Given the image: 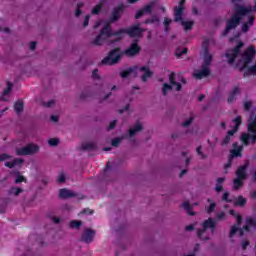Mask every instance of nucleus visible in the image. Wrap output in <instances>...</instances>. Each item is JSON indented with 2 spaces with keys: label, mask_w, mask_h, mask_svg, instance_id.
<instances>
[{
  "label": "nucleus",
  "mask_w": 256,
  "mask_h": 256,
  "mask_svg": "<svg viewBox=\"0 0 256 256\" xmlns=\"http://www.w3.org/2000/svg\"><path fill=\"white\" fill-rule=\"evenodd\" d=\"M250 11L251 8L243 5H236L234 13L226 22V28L222 32V37H227V35H229V31H232V29H237V26L241 24L243 17H245V15H249Z\"/></svg>",
  "instance_id": "obj_1"
},
{
  "label": "nucleus",
  "mask_w": 256,
  "mask_h": 256,
  "mask_svg": "<svg viewBox=\"0 0 256 256\" xmlns=\"http://www.w3.org/2000/svg\"><path fill=\"white\" fill-rule=\"evenodd\" d=\"M121 33H123V30L113 32L111 24L105 23L103 28L100 30L99 35L93 40L92 45L100 47V45L105 43V39H109V37H117V35H121Z\"/></svg>",
  "instance_id": "obj_2"
},
{
  "label": "nucleus",
  "mask_w": 256,
  "mask_h": 256,
  "mask_svg": "<svg viewBox=\"0 0 256 256\" xmlns=\"http://www.w3.org/2000/svg\"><path fill=\"white\" fill-rule=\"evenodd\" d=\"M119 31H122V33L116 35L115 41H121L123 39V34L126 33L128 37H141L143 35L144 29L141 28V24L134 25L127 29H120Z\"/></svg>",
  "instance_id": "obj_3"
},
{
  "label": "nucleus",
  "mask_w": 256,
  "mask_h": 256,
  "mask_svg": "<svg viewBox=\"0 0 256 256\" xmlns=\"http://www.w3.org/2000/svg\"><path fill=\"white\" fill-rule=\"evenodd\" d=\"M202 229H199L197 231V236L202 240V241H209V237L208 236H203V234L205 233V231H207V229H211L212 233H215V227H217V223L215 222V220H213V218H208L207 220H205L202 223Z\"/></svg>",
  "instance_id": "obj_4"
},
{
  "label": "nucleus",
  "mask_w": 256,
  "mask_h": 256,
  "mask_svg": "<svg viewBox=\"0 0 256 256\" xmlns=\"http://www.w3.org/2000/svg\"><path fill=\"white\" fill-rule=\"evenodd\" d=\"M121 60V48H114L107 57L102 60L103 65H116Z\"/></svg>",
  "instance_id": "obj_5"
},
{
  "label": "nucleus",
  "mask_w": 256,
  "mask_h": 256,
  "mask_svg": "<svg viewBox=\"0 0 256 256\" xmlns=\"http://www.w3.org/2000/svg\"><path fill=\"white\" fill-rule=\"evenodd\" d=\"M245 44L243 42H239L234 48L227 50L225 57L228 59L229 65H233L239 54L241 53V48Z\"/></svg>",
  "instance_id": "obj_6"
},
{
  "label": "nucleus",
  "mask_w": 256,
  "mask_h": 256,
  "mask_svg": "<svg viewBox=\"0 0 256 256\" xmlns=\"http://www.w3.org/2000/svg\"><path fill=\"white\" fill-rule=\"evenodd\" d=\"M210 39L209 38H206L204 39L203 41V51H204V60H203V63H202V66L203 67H211V62L213 61V55H211L209 53V43H210Z\"/></svg>",
  "instance_id": "obj_7"
},
{
  "label": "nucleus",
  "mask_w": 256,
  "mask_h": 256,
  "mask_svg": "<svg viewBox=\"0 0 256 256\" xmlns=\"http://www.w3.org/2000/svg\"><path fill=\"white\" fill-rule=\"evenodd\" d=\"M39 151L37 144L29 143L26 146L16 150V154L20 156L35 155Z\"/></svg>",
  "instance_id": "obj_8"
},
{
  "label": "nucleus",
  "mask_w": 256,
  "mask_h": 256,
  "mask_svg": "<svg viewBox=\"0 0 256 256\" xmlns=\"http://www.w3.org/2000/svg\"><path fill=\"white\" fill-rule=\"evenodd\" d=\"M240 141L244 147H249V145H255L256 143V132H244L240 136Z\"/></svg>",
  "instance_id": "obj_9"
},
{
  "label": "nucleus",
  "mask_w": 256,
  "mask_h": 256,
  "mask_svg": "<svg viewBox=\"0 0 256 256\" xmlns=\"http://www.w3.org/2000/svg\"><path fill=\"white\" fill-rule=\"evenodd\" d=\"M157 5H159V1L157 0H153L152 2L148 3L145 7L137 11L135 19H141L143 15L153 13V7H157Z\"/></svg>",
  "instance_id": "obj_10"
},
{
  "label": "nucleus",
  "mask_w": 256,
  "mask_h": 256,
  "mask_svg": "<svg viewBox=\"0 0 256 256\" xmlns=\"http://www.w3.org/2000/svg\"><path fill=\"white\" fill-rule=\"evenodd\" d=\"M185 1L180 0L179 4L174 7V21L175 23H179L183 20V13H185Z\"/></svg>",
  "instance_id": "obj_11"
},
{
  "label": "nucleus",
  "mask_w": 256,
  "mask_h": 256,
  "mask_svg": "<svg viewBox=\"0 0 256 256\" xmlns=\"http://www.w3.org/2000/svg\"><path fill=\"white\" fill-rule=\"evenodd\" d=\"M123 11H125V4H120L119 6L115 7L112 10V14L111 17L109 19V25H111V23H115L116 21H119V19H121V14L123 13Z\"/></svg>",
  "instance_id": "obj_12"
},
{
  "label": "nucleus",
  "mask_w": 256,
  "mask_h": 256,
  "mask_svg": "<svg viewBox=\"0 0 256 256\" xmlns=\"http://www.w3.org/2000/svg\"><path fill=\"white\" fill-rule=\"evenodd\" d=\"M141 53V47H139V40H134L128 49L124 51V54L127 57H135V55H139Z\"/></svg>",
  "instance_id": "obj_13"
},
{
  "label": "nucleus",
  "mask_w": 256,
  "mask_h": 256,
  "mask_svg": "<svg viewBox=\"0 0 256 256\" xmlns=\"http://www.w3.org/2000/svg\"><path fill=\"white\" fill-rule=\"evenodd\" d=\"M247 169H249V161H246L243 165L239 166L235 172L236 179H247Z\"/></svg>",
  "instance_id": "obj_14"
},
{
  "label": "nucleus",
  "mask_w": 256,
  "mask_h": 256,
  "mask_svg": "<svg viewBox=\"0 0 256 256\" xmlns=\"http://www.w3.org/2000/svg\"><path fill=\"white\" fill-rule=\"evenodd\" d=\"M95 238V230L91 228H86L81 236V241L83 243H92Z\"/></svg>",
  "instance_id": "obj_15"
},
{
  "label": "nucleus",
  "mask_w": 256,
  "mask_h": 256,
  "mask_svg": "<svg viewBox=\"0 0 256 256\" xmlns=\"http://www.w3.org/2000/svg\"><path fill=\"white\" fill-rule=\"evenodd\" d=\"M211 75V69L207 66H202L201 70H198L194 73L195 79H205V77H209Z\"/></svg>",
  "instance_id": "obj_16"
},
{
  "label": "nucleus",
  "mask_w": 256,
  "mask_h": 256,
  "mask_svg": "<svg viewBox=\"0 0 256 256\" xmlns=\"http://www.w3.org/2000/svg\"><path fill=\"white\" fill-rule=\"evenodd\" d=\"M59 197L60 199H71L73 197H77V194L67 188H62L59 191Z\"/></svg>",
  "instance_id": "obj_17"
},
{
  "label": "nucleus",
  "mask_w": 256,
  "mask_h": 256,
  "mask_svg": "<svg viewBox=\"0 0 256 256\" xmlns=\"http://www.w3.org/2000/svg\"><path fill=\"white\" fill-rule=\"evenodd\" d=\"M248 133L256 132V116L255 114H250L248 119V126H247Z\"/></svg>",
  "instance_id": "obj_18"
},
{
  "label": "nucleus",
  "mask_w": 256,
  "mask_h": 256,
  "mask_svg": "<svg viewBox=\"0 0 256 256\" xmlns=\"http://www.w3.org/2000/svg\"><path fill=\"white\" fill-rule=\"evenodd\" d=\"M255 25V16H248V21L242 25V33H248L249 27H253Z\"/></svg>",
  "instance_id": "obj_19"
},
{
  "label": "nucleus",
  "mask_w": 256,
  "mask_h": 256,
  "mask_svg": "<svg viewBox=\"0 0 256 256\" xmlns=\"http://www.w3.org/2000/svg\"><path fill=\"white\" fill-rule=\"evenodd\" d=\"M139 71L144 72V74L142 75V78H141L143 83H146L149 78L153 77V72L151 70H149V68L146 66L140 67Z\"/></svg>",
  "instance_id": "obj_20"
},
{
  "label": "nucleus",
  "mask_w": 256,
  "mask_h": 256,
  "mask_svg": "<svg viewBox=\"0 0 256 256\" xmlns=\"http://www.w3.org/2000/svg\"><path fill=\"white\" fill-rule=\"evenodd\" d=\"M24 160L23 158H15L13 161L11 162H5V167H8V169H13V167H17V165H23Z\"/></svg>",
  "instance_id": "obj_21"
},
{
  "label": "nucleus",
  "mask_w": 256,
  "mask_h": 256,
  "mask_svg": "<svg viewBox=\"0 0 256 256\" xmlns=\"http://www.w3.org/2000/svg\"><path fill=\"white\" fill-rule=\"evenodd\" d=\"M81 151H97V144L94 142H86L81 145Z\"/></svg>",
  "instance_id": "obj_22"
},
{
  "label": "nucleus",
  "mask_w": 256,
  "mask_h": 256,
  "mask_svg": "<svg viewBox=\"0 0 256 256\" xmlns=\"http://www.w3.org/2000/svg\"><path fill=\"white\" fill-rule=\"evenodd\" d=\"M139 131H143V125H141V123L137 122L134 125V127L129 130V135L131 137H135V135H137V133H139Z\"/></svg>",
  "instance_id": "obj_23"
},
{
  "label": "nucleus",
  "mask_w": 256,
  "mask_h": 256,
  "mask_svg": "<svg viewBox=\"0 0 256 256\" xmlns=\"http://www.w3.org/2000/svg\"><path fill=\"white\" fill-rule=\"evenodd\" d=\"M237 231L239 232V235H240V237H243V235H244V230L243 229H241V228H239V226H235V225H233L232 227H231V230H230V233H229V237L231 238V237H234L235 236V233H237Z\"/></svg>",
  "instance_id": "obj_24"
},
{
  "label": "nucleus",
  "mask_w": 256,
  "mask_h": 256,
  "mask_svg": "<svg viewBox=\"0 0 256 256\" xmlns=\"http://www.w3.org/2000/svg\"><path fill=\"white\" fill-rule=\"evenodd\" d=\"M136 70H137L136 66L130 67L126 70H123L120 73V76L122 77V79H127V77H129V75H131V73H134V71H136Z\"/></svg>",
  "instance_id": "obj_25"
},
{
  "label": "nucleus",
  "mask_w": 256,
  "mask_h": 256,
  "mask_svg": "<svg viewBox=\"0 0 256 256\" xmlns=\"http://www.w3.org/2000/svg\"><path fill=\"white\" fill-rule=\"evenodd\" d=\"M105 5V0H100L99 4L94 6L92 9V15H99L101 13V9H103V6Z\"/></svg>",
  "instance_id": "obj_26"
},
{
  "label": "nucleus",
  "mask_w": 256,
  "mask_h": 256,
  "mask_svg": "<svg viewBox=\"0 0 256 256\" xmlns=\"http://www.w3.org/2000/svg\"><path fill=\"white\" fill-rule=\"evenodd\" d=\"M179 23H181V25H182V27H184L185 31H191L193 29V25H195L194 21H185L183 19Z\"/></svg>",
  "instance_id": "obj_27"
},
{
  "label": "nucleus",
  "mask_w": 256,
  "mask_h": 256,
  "mask_svg": "<svg viewBox=\"0 0 256 256\" xmlns=\"http://www.w3.org/2000/svg\"><path fill=\"white\" fill-rule=\"evenodd\" d=\"M239 95V87L236 86L234 89L230 92L229 97H228V103H233L235 101V97Z\"/></svg>",
  "instance_id": "obj_28"
},
{
  "label": "nucleus",
  "mask_w": 256,
  "mask_h": 256,
  "mask_svg": "<svg viewBox=\"0 0 256 256\" xmlns=\"http://www.w3.org/2000/svg\"><path fill=\"white\" fill-rule=\"evenodd\" d=\"M14 175H16V179L14 181V183L16 185H19V183H27V178H25V176L21 175L19 173V171L14 172Z\"/></svg>",
  "instance_id": "obj_29"
},
{
  "label": "nucleus",
  "mask_w": 256,
  "mask_h": 256,
  "mask_svg": "<svg viewBox=\"0 0 256 256\" xmlns=\"http://www.w3.org/2000/svg\"><path fill=\"white\" fill-rule=\"evenodd\" d=\"M245 180H242V179H240V178H236V179H234L233 180V189H234V191H239V189H241V187H243V185H244V182Z\"/></svg>",
  "instance_id": "obj_30"
},
{
  "label": "nucleus",
  "mask_w": 256,
  "mask_h": 256,
  "mask_svg": "<svg viewBox=\"0 0 256 256\" xmlns=\"http://www.w3.org/2000/svg\"><path fill=\"white\" fill-rule=\"evenodd\" d=\"M236 207H244L247 204V199L243 196H238L237 200L234 202Z\"/></svg>",
  "instance_id": "obj_31"
},
{
  "label": "nucleus",
  "mask_w": 256,
  "mask_h": 256,
  "mask_svg": "<svg viewBox=\"0 0 256 256\" xmlns=\"http://www.w3.org/2000/svg\"><path fill=\"white\" fill-rule=\"evenodd\" d=\"M9 195H15V197H18V195H21V193H23V188H19V187H12L9 191H8Z\"/></svg>",
  "instance_id": "obj_32"
},
{
  "label": "nucleus",
  "mask_w": 256,
  "mask_h": 256,
  "mask_svg": "<svg viewBox=\"0 0 256 256\" xmlns=\"http://www.w3.org/2000/svg\"><path fill=\"white\" fill-rule=\"evenodd\" d=\"M23 109H24L23 101L15 102L14 110L16 111L17 115H19V113H22Z\"/></svg>",
  "instance_id": "obj_33"
},
{
  "label": "nucleus",
  "mask_w": 256,
  "mask_h": 256,
  "mask_svg": "<svg viewBox=\"0 0 256 256\" xmlns=\"http://www.w3.org/2000/svg\"><path fill=\"white\" fill-rule=\"evenodd\" d=\"M173 87H175L173 84L164 83L162 87V95H167L169 91L173 90Z\"/></svg>",
  "instance_id": "obj_34"
},
{
  "label": "nucleus",
  "mask_w": 256,
  "mask_h": 256,
  "mask_svg": "<svg viewBox=\"0 0 256 256\" xmlns=\"http://www.w3.org/2000/svg\"><path fill=\"white\" fill-rule=\"evenodd\" d=\"M83 225V222L81 220H72L70 221V229H79Z\"/></svg>",
  "instance_id": "obj_35"
},
{
  "label": "nucleus",
  "mask_w": 256,
  "mask_h": 256,
  "mask_svg": "<svg viewBox=\"0 0 256 256\" xmlns=\"http://www.w3.org/2000/svg\"><path fill=\"white\" fill-rule=\"evenodd\" d=\"M145 25H153V23H159V17L152 16L144 21Z\"/></svg>",
  "instance_id": "obj_36"
},
{
  "label": "nucleus",
  "mask_w": 256,
  "mask_h": 256,
  "mask_svg": "<svg viewBox=\"0 0 256 256\" xmlns=\"http://www.w3.org/2000/svg\"><path fill=\"white\" fill-rule=\"evenodd\" d=\"M182 207L185 209V211L188 212V215H195V212L191 211V204H189V202L185 201L183 204H182Z\"/></svg>",
  "instance_id": "obj_37"
},
{
  "label": "nucleus",
  "mask_w": 256,
  "mask_h": 256,
  "mask_svg": "<svg viewBox=\"0 0 256 256\" xmlns=\"http://www.w3.org/2000/svg\"><path fill=\"white\" fill-rule=\"evenodd\" d=\"M91 97V91L85 90L80 94L81 101H85V99H89Z\"/></svg>",
  "instance_id": "obj_38"
},
{
  "label": "nucleus",
  "mask_w": 256,
  "mask_h": 256,
  "mask_svg": "<svg viewBox=\"0 0 256 256\" xmlns=\"http://www.w3.org/2000/svg\"><path fill=\"white\" fill-rule=\"evenodd\" d=\"M233 123H235L234 128L239 130V127H241V123H243V119L241 116H237L234 120Z\"/></svg>",
  "instance_id": "obj_39"
},
{
  "label": "nucleus",
  "mask_w": 256,
  "mask_h": 256,
  "mask_svg": "<svg viewBox=\"0 0 256 256\" xmlns=\"http://www.w3.org/2000/svg\"><path fill=\"white\" fill-rule=\"evenodd\" d=\"M123 141V138L117 137L112 139L111 145L112 147H119L120 143Z\"/></svg>",
  "instance_id": "obj_40"
},
{
  "label": "nucleus",
  "mask_w": 256,
  "mask_h": 256,
  "mask_svg": "<svg viewBox=\"0 0 256 256\" xmlns=\"http://www.w3.org/2000/svg\"><path fill=\"white\" fill-rule=\"evenodd\" d=\"M246 223L249 225V227H256V219L253 217H247Z\"/></svg>",
  "instance_id": "obj_41"
},
{
  "label": "nucleus",
  "mask_w": 256,
  "mask_h": 256,
  "mask_svg": "<svg viewBox=\"0 0 256 256\" xmlns=\"http://www.w3.org/2000/svg\"><path fill=\"white\" fill-rule=\"evenodd\" d=\"M215 207H217V204L215 202H211L209 207L206 208V211L209 215L215 211Z\"/></svg>",
  "instance_id": "obj_42"
},
{
  "label": "nucleus",
  "mask_w": 256,
  "mask_h": 256,
  "mask_svg": "<svg viewBox=\"0 0 256 256\" xmlns=\"http://www.w3.org/2000/svg\"><path fill=\"white\" fill-rule=\"evenodd\" d=\"M50 147H57L59 145V138H51L48 140Z\"/></svg>",
  "instance_id": "obj_43"
},
{
  "label": "nucleus",
  "mask_w": 256,
  "mask_h": 256,
  "mask_svg": "<svg viewBox=\"0 0 256 256\" xmlns=\"http://www.w3.org/2000/svg\"><path fill=\"white\" fill-rule=\"evenodd\" d=\"M83 2H79L78 4H77V8H76V12H75V17H79L82 13H83V11H81V8L83 7Z\"/></svg>",
  "instance_id": "obj_44"
},
{
  "label": "nucleus",
  "mask_w": 256,
  "mask_h": 256,
  "mask_svg": "<svg viewBox=\"0 0 256 256\" xmlns=\"http://www.w3.org/2000/svg\"><path fill=\"white\" fill-rule=\"evenodd\" d=\"M11 89H13V83L7 82V88L4 89L3 95H9V93H11Z\"/></svg>",
  "instance_id": "obj_45"
},
{
  "label": "nucleus",
  "mask_w": 256,
  "mask_h": 256,
  "mask_svg": "<svg viewBox=\"0 0 256 256\" xmlns=\"http://www.w3.org/2000/svg\"><path fill=\"white\" fill-rule=\"evenodd\" d=\"M243 156V154H241V150H232L231 151V159H233V157H242Z\"/></svg>",
  "instance_id": "obj_46"
},
{
  "label": "nucleus",
  "mask_w": 256,
  "mask_h": 256,
  "mask_svg": "<svg viewBox=\"0 0 256 256\" xmlns=\"http://www.w3.org/2000/svg\"><path fill=\"white\" fill-rule=\"evenodd\" d=\"M188 49L187 48H183L182 50L177 49L175 52L176 57H182L183 55H185L187 53Z\"/></svg>",
  "instance_id": "obj_47"
},
{
  "label": "nucleus",
  "mask_w": 256,
  "mask_h": 256,
  "mask_svg": "<svg viewBox=\"0 0 256 256\" xmlns=\"http://www.w3.org/2000/svg\"><path fill=\"white\" fill-rule=\"evenodd\" d=\"M169 81H170V85H176L177 81H175V72H171V74L169 75Z\"/></svg>",
  "instance_id": "obj_48"
},
{
  "label": "nucleus",
  "mask_w": 256,
  "mask_h": 256,
  "mask_svg": "<svg viewBox=\"0 0 256 256\" xmlns=\"http://www.w3.org/2000/svg\"><path fill=\"white\" fill-rule=\"evenodd\" d=\"M230 142H231V136L226 135L222 140L221 145L222 146L229 145Z\"/></svg>",
  "instance_id": "obj_49"
},
{
  "label": "nucleus",
  "mask_w": 256,
  "mask_h": 256,
  "mask_svg": "<svg viewBox=\"0 0 256 256\" xmlns=\"http://www.w3.org/2000/svg\"><path fill=\"white\" fill-rule=\"evenodd\" d=\"M202 147L201 146H198L196 148V153H198V155H200L202 157V159H205L207 157V155L203 154V151H202Z\"/></svg>",
  "instance_id": "obj_50"
},
{
  "label": "nucleus",
  "mask_w": 256,
  "mask_h": 256,
  "mask_svg": "<svg viewBox=\"0 0 256 256\" xmlns=\"http://www.w3.org/2000/svg\"><path fill=\"white\" fill-rule=\"evenodd\" d=\"M235 218L237 223L236 227H239V225H241V223L243 222V216H241V214H237Z\"/></svg>",
  "instance_id": "obj_51"
},
{
  "label": "nucleus",
  "mask_w": 256,
  "mask_h": 256,
  "mask_svg": "<svg viewBox=\"0 0 256 256\" xmlns=\"http://www.w3.org/2000/svg\"><path fill=\"white\" fill-rule=\"evenodd\" d=\"M116 125H117V120L111 121L109 126L107 127V130L111 131V130L115 129Z\"/></svg>",
  "instance_id": "obj_52"
},
{
  "label": "nucleus",
  "mask_w": 256,
  "mask_h": 256,
  "mask_svg": "<svg viewBox=\"0 0 256 256\" xmlns=\"http://www.w3.org/2000/svg\"><path fill=\"white\" fill-rule=\"evenodd\" d=\"M7 159H11V155L6 153L0 154V161H7Z\"/></svg>",
  "instance_id": "obj_53"
},
{
  "label": "nucleus",
  "mask_w": 256,
  "mask_h": 256,
  "mask_svg": "<svg viewBox=\"0 0 256 256\" xmlns=\"http://www.w3.org/2000/svg\"><path fill=\"white\" fill-rule=\"evenodd\" d=\"M193 117H190V118H188L186 121H184L183 123H182V125L184 126V127H189V125H191V123H193Z\"/></svg>",
  "instance_id": "obj_54"
},
{
  "label": "nucleus",
  "mask_w": 256,
  "mask_h": 256,
  "mask_svg": "<svg viewBox=\"0 0 256 256\" xmlns=\"http://www.w3.org/2000/svg\"><path fill=\"white\" fill-rule=\"evenodd\" d=\"M92 77L93 79H100L101 77L99 76V70L98 69H94L92 71Z\"/></svg>",
  "instance_id": "obj_55"
},
{
  "label": "nucleus",
  "mask_w": 256,
  "mask_h": 256,
  "mask_svg": "<svg viewBox=\"0 0 256 256\" xmlns=\"http://www.w3.org/2000/svg\"><path fill=\"white\" fill-rule=\"evenodd\" d=\"M222 199L225 201V203H231V200H229V192H224Z\"/></svg>",
  "instance_id": "obj_56"
},
{
  "label": "nucleus",
  "mask_w": 256,
  "mask_h": 256,
  "mask_svg": "<svg viewBox=\"0 0 256 256\" xmlns=\"http://www.w3.org/2000/svg\"><path fill=\"white\" fill-rule=\"evenodd\" d=\"M238 131L239 130L237 128L233 127V129L229 130L226 135H228L229 137H233V135H235V133Z\"/></svg>",
  "instance_id": "obj_57"
},
{
  "label": "nucleus",
  "mask_w": 256,
  "mask_h": 256,
  "mask_svg": "<svg viewBox=\"0 0 256 256\" xmlns=\"http://www.w3.org/2000/svg\"><path fill=\"white\" fill-rule=\"evenodd\" d=\"M89 19H91V16L87 14L83 22V27H87V25H89Z\"/></svg>",
  "instance_id": "obj_58"
},
{
  "label": "nucleus",
  "mask_w": 256,
  "mask_h": 256,
  "mask_svg": "<svg viewBox=\"0 0 256 256\" xmlns=\"http://www.w3.org/2000/svg\"><path fill=\"white\" fill-rule=\"evenodd\" d=\"M251 105H252L251 101L245 102L244 103V110L249 111V109H251Z\"/></svg>",
  "instance_id": "obj_59"
},
{
  "label": "nucleus",
  "mask_w": 256,
  "mask_h": 256,
  "mask_svg": "<svg viewBox=\"0 0 256 256\" xmlns=\"http://www.w3.org/2000/svg\"><path fill=\"white\" fill-rule=\"evenodd\" d=\"M58 183H65V174L61 173L58 177Z\"/></svg>",
  "instance_id": "obj_60"
},
{
  "label": "nucleus",
  "mask_w": 256,
  "mask_h": 256,
  "mask_svg": "<svg viewBox=\"0 0 256 256\" xmlns=\"http://www.w3.org/2000/svg\"><path fill=\"white\" fill-rule=\"evenodd\" d=\"M216 219H218V221H221V219H225V212H220L216 215Z\"/></svg>",
  "instance_id": "obj_61"
},
{
  "label": "nucleus",
  "mask_w": 256,
  "mask_h": 256,
  "mask_svg": "<svg viewBox=\"0 0 256 256\" xmlns=\"http://www.w3.org/2000/svg\"><path fill=\"white\" fill-rule=\"evenodd\" d=\"M249 247V240H243L242 241V249L245 251Z\"/></svg>",
  "instance_id": "obj_62"
},
{
  "label": "nucleus",
  "mask_w": 256,
  "mask_h": 256,
  "mask_svg": "<svg viewBox=\"0 0 256 256\" xmlns=\"http://www.w3.org/2000/svg\"><path fill=\"white\" fill-rule=\"evenodd\" d=\"M171 23H172V20L171 19H169V18H164V26L165 27H169L170 25H171Z\"/></svg>",
  "instance_id": "obj_63"
},
{
  "label": "nucleus",
  "mask_w": 256,
  "mask_h": 256,
  "mask_svg": "<svg viewBox=\"0 0 256 256\" xmlns=\"http://www.w3.org/2000/svg\"><path fill=\"white\" fill-rule=\"evenodd\" d=\"M232 160L231 158L228 159V162L224 165V169H230L231 165H232Z\"/></svg>",
  "instance_id": "obj_64"
}]
</instances>
